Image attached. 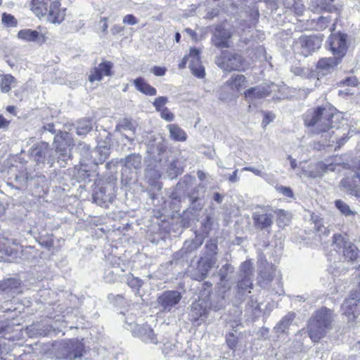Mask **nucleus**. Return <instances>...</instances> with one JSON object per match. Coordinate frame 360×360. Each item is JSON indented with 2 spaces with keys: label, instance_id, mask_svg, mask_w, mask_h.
Returning <instances> with one entry per match:
<instances>
[{
  "label": "nucleus",
  "instance_id": "obj_1",
  "mask_svg": "<svg viewBox=\"0 0 360 360\" xmlns=\"http://www.w3.org/2000/svg\"><path fill=\"white\" fill-rule=\"evenodd\" d=\"M335 111L336 110L329 104L310 109L304 115V124L311 128V131L314 134L328 132V142L333 143L335 140L332 139L329 130L335 127L333 119H338L340 117Z\"/></svg>",
  "mask_w": 360,
  "mask_h": 360
},
{
  "label": "nucleus",
  "instance_id": "obj_2",
  "mask_svg": "<svg viewBox=\"0 0 360 360\" xmlns=\"http://www.w3.org/2000/svg\"><path fill=\"white\" fill-rule=\"evenodd\" d=\"M334 317L333 311L326 307H321L313 314L307 327L308 334L313 342H319L330 331Z\"/></svg>",
  "mask_w": 360,
  "mask_h": 360
},
{
  "label": "nucleus",
  "instance_id": "obj_3",
  "mask_svg": "<svg viewBox=\"0 0 360 360\" xmlns=\"http://www.w3.org/2000/svg\"><path fill=\"white\" fill-rule=\"evenodd\" d=\"M57 139L58 137L55 138L56 150L51 148L48 143L41 142L31 148L30 151V157L37 162L44 163L47 162L48 164L52 166L56 160V155L58 153H60L61 155H64L66 153L65 147L58 145Z\"/></svg>",
  "mask_w": 360,
  "mask_h": 360
},
{
  "label": "nucleus",
  "instance_id": "obj_4",
  "mask_svg": "<svg viewBox=\"0 0 360 360\" xmlns=\"http://www.w3.org/2000/svg\"><path fill=\"white\" fill-rule=\"evenodd\" d=\"M323 36H302L295 43L294 49L307 57L317 51L321 46Z\"/></svg>",
  "mask_w": 360,
  "mask_h": 360
},
{
  "label": "nucleus",
  "instance_id": "obj_5",
  "mask_svg": "<svg viewBox=\"0 0 360 360\" xmlns=\"http://www.w3.org/2000/svg\"><path fill=\"white\" fill-rule=\"evenodd\" d=\"M333 239V245L340 250L342 249V255L345 260L353 262L359 257L360 251L356 245L349 240L347 236L335 234Z\"/></svg>",
  "mask_w": 360,
  "mask_h": 360
},
{
  "label": "nucleus",
  "instance_id": "obj_6",
  "mask_svg": "<svg viewBox=\"0 0 360 360\" xmlns=\"http://www.w3.org/2000/svg\"><path fill=\"white\" fill-rule=\"evenodd\" d=\"M254 226L259 230L269 229L274 222L273 209L269 206L257 207L252 214Z\"/></svg>",
  "mask_w": 360,
  "mask_h": 360
},
{
  "label": "nucleus",
  "instance_id": "obj_7",
  "mask_svg": "<svg viewBox=\"0 0 360 360\" xmlns=\"http://www.w3.org/2000/svg\"><path fill=\"white\" fill-rule=\"evenodd\" d=\"M215 63L221 69L230 72L239 70L243 66V59L238 53L224 51L221 56L216 58Z\"/></svg>",
  "mask_w": 360,
  "mask_h": 360
},
{
  "label": "nucleus",
  "instance_id": "obj_8",
  "mask_svg": "<svg viewBox=\"0 0 360 360\" xmlns=\"http://www.w3.org/2000/svg\"><path fill=\"white\" fill-rule=\"evenodd\" d=\"M181 297V294L177 290H166L158 297V307L161 311L170 312L179 304Z\"/></svg>",
  "mask_w": 360,
  "mask_h": 360
},
{
  "label": "nucleus",
  "instance_id": "obj_9",
  "mask_svg": "<svg viewBox=\"0 0 360 360\" xmlns=\"http://www.w3.org/2000/svg\"><path fill=\"white\" fill-rule=\"evenodd\" d=\"M328 42L333 55L342 60L348 49V36L341 32L332 34L328 37Z\"/></svg>",
  "mask_w": 360,
  "mask_h": 360
},
{
  "label": "nucleus",
  "instance_id": "obj_10",
  "mask_svg": "<svg viewBox=\"0 0 360 360\" xmlns=\"http://www.w3.org/2000/svg\"><path fill=\"white\" fill-rule=\"evenodd\" d=\"M252 264L249 261L243 262L240 267V279L237 284V288L240 292L244 293L247 291L250 292L252 288Z\"/></svg>",
  "mask_w": 360,
  "mask_h": 360
},
{
  "label": "nucleus",
  "instance_id": "obj_11",
  "mask_svg": "<svg viewBox=\"0 0 360 360\" xmlns=\"http://www.w3.org/2000/svg\"><path fill=\"white\" fill-rule=\"evenodd\" d=\"M342 311L348 318V321H353L360 314V297L355 292L346 299L342 305Z\"/></svg>",
  "mask_w": 360,
  "mask_h": 360
},
{
  "label": "nucleus",
  "instance_id": "obj_12",
  "mask_svg": "<svg viewBox=\"0 0 360 360\" xmlns=\"http://www.w3.org/2000/svg\"><path fill=\"white\" fill-rule=\"evenodd\" d=\"M335 165L333 164L326 165L322 162L309 165L307 168L302 169V176L309 178L322 177L327 171L333 172Z\"/></svg>",
  "mask_w": 360,
  "mask_h": 360
},
{
  "label": "nucleus",
  "instance_id": "obj_13",
  "mask_svg": "<svg viewBox=\"0 0 360 360\" xmlns=\"http://www.w3.org/2000/svg\"><path fill=\"white\" fill-rule=\"evenodd\" d=\"M232 32L224 26L217 25L212 37V42L217 48H229L230 46L229 39Z\"/></svg>",
  "mask_w": 360,
  "mask_h": 360
},
{
  "label": "nucleus",
  "instance_id": "obj_14",
  "mask_svg": "<svg viewBox=\"0 0 360 360\" xmlns=\"http://www.w3.org/2000/svg\"><path fill=\"white\" fill-rule=\"evenodd\" d=\"M271 92V86L262 84L247 89L244 92V95L248 103H254L257 100L268 96Z\"/></svg>",
  "mask_w": 360,
  "mask_h": 360
},
{
  "label": "nucleus",
  "instance_id": "obj_15",
  "mask_svg": "<svg viewBox=\"0 0 360 360\" xmlns=\"http://www.w3.org/2000/svg\"><path fill=\"white\" fill-rule=\"evenodd\" d=\"M276 273V268L272 264L264 262L259 267L258 283L262 287L266 288L272 281Z\"/></svg>",
  "mask_w": 360,
  "mask_h": 360
},
{
  "label": "nucleus",
  "instance_id": "obj_16",
  "mask_svg": "<svg viewBox=\"0 0 360 360\" xmlns=\"http://www.w3.org/2000/svg\"><path fill=\"white\" fill-rule=\"evenodd\" d=\"M188 58H191L189 68L195 76L203 78L205 72L204 68L200 64V51L195 48L190 49Z\"/></svg>",
  "mask_w": 360,
  "mask_h": 360
},
{
  "label": "nucleus",
  "instance_id": "obj_17",
  "mask_svg": "<svg viewBox=\"0 0 360 360\" xmlns=\"http://www.w3.org/2000/svg\"><path fill=\"white\" fill-rule=\"evenodd\" d=\"M112 63L105 61L95 67L90 72L89 80L91 82L101 81L103 76H110Z\"/></svg>",
  "mask_w": 360,
  "mask_h": 360
},
{
  "label": "nucleus",
  "instance_id": "obj_18",
  "mask_svg": "<svg viewBox=\"0 0 360 360\" xmlns=\"http://www.w3.org/2000/svg\"><path fill=\"white\" fill-rule=\"evenodd\" d=\"M340 57L332 56L320 59L316 65L319 74L326 75L331 72L334 68L341 62Z\"/></svg>",
  "mask_w": 360,
  "mask_h": 360
},
{
  "label": "nucleus",
  "instance_id": "obj_19",
  "mask_svg": "<svg viewBox=\"0 0 360 360\" xmlns=\"http://www.w3.org/2000/svg\"><path fill=\"white\" fill-rule=\"evenodd\" d=\"M20 283L18 279L8 278L0 281V293L5 294L8 297H12L18 292Z\"/></svg>",
  "mask_w": 360,
  "mask_h": 360
},
{
  "label": "nucleus",
  "instance_id": "obj_20",
  "mask_svg": "<svg viewBox=\"0 0 360 360\" xmlns=\"http://www.w3.org/2000/svg\"><path fill=\"white\" fill-rule=\"evenodd\" d=\"M214 262L211 259L209 260H200L198 263L196 269L193 272H191V276L192 278L196 281H202L207 276L210 270L214 265Z\"/></svg>",
  "mask_w": 360,
  "mask_h": 360
},
{
  "label": "nucleus",
  "instance_id": "obj_21",
  "mask_svg": "<svg viewBox=\"0 0 360 360\" xmlns=\"http://www.w3.org/2000/svg\"><path fill=\"white\" fill-rule=\"evenodd\" d=\"M60 4L58 1H54L51 3L49 9L46 13L47 14V20L51 23L53 24H60L63 22L65 18L64 11L60 10Z\"/></svg>",
  "mask_w": 360,
  "mask_h": 360
},
{
  "label": "nucleus",
  "instance_id": "obj_22",
  "mask_svg": "<svg viewBox=\"0 0 360 360\" xmlns=\"http://www.w3.org/2000/svg\"><path fill=\"white\" fill-rule=\"evenodd\" d=\"M134 333L146 343L157 344L158 342L153 329L148 325L136 326L134 329Z\"/></svg>",
  "mask_w": 360,
  "mask_h": 360
},
{
  "label": "nucleus",
  "instance_id": "obj_23",
  "mask_svg": "<svg viewBox=\"0 0 360 360\" xmlns=\"http://www.w3.org/2000/svg\"><path fill=\"white\" fill-rule=\"evenodd\" d=\"M4 334V337H0V354L6 351L5 340H15L19 338L18 333L14 330V325H6L0 328V335Z\"/></svg>",
  "mask_w": 360,
  "mask_h": 360
},
{
  "label": "nucleus",
  "instance_id": "obj_24",
  "mask_svg": "<svg viewBox=\"0 0 360 360\" xmlns=\"http://www.w3.org/2000/svg\"><path fill=\"white\" fill-rule=\"evenodd\" d=\"M134 84L138 91L146 95L155 96L157 93L156 89L148 84L144 79L141 77L134 79Z\"/></svg>",
  "mask_w": 360,
  "mask_h": 360
},
{
  "label": "nucleus",
  "instance_id": "obj_25",
  "mask_svg": "<svg viewBox=\"0 0 360 360\" xmlns=\"http://www.w3.org/2000/svg\"><path fill=\"white\" fill-rule=\"evenodd\" d=\"M169 137L175 141H185L187 139L186 132L177 124H170L167 126Z\"/></svg>",
  "mask_w": 360,
  "mask_h": 360
},
{
  "label": "nucleus",
  "instance_id": "obj_26",
  "mask_svg": "<svg viewBox=\"0 0 360 360\" xmlns=\"http://www.w3.org/2000/svg\"><path fill=\"white\" fill-rule=\"evenodd\" d=\"M340 185L345 192L356 197H360V188L349 178H345L341 180Z\"/></svg>",
  "mask_w": 360,
  "mask_h": 360
},
{
  "label": "nucleus",
  "instance_id": "obj_27",
  "mask_svg": "<svg viewBox=\"0 0 360 360\" xmlns=\"http://www.w3.org/2000/svg\"><path fill=\"white\" fill-rule=\"evenodd\" d=\"M43 37L37 30L31 29H23L18 32V37L27 42H34L37 41L39 37Z\"/></svg>",
  "mask_w": 360,
  "mask_h": 360
},
{
  "label": "nucleus",
  "instance_id": "obj_28",
  "mask_svg": "<svg viewBox=\"0 0 360 360\" xmlns=\"http://www.w3.org/2000/svg\"><path fill=\"white\" fill-rule=\"evenodd\" d=\"M51 0H32V10L37 15H44L48 11V4Z\"/></svg>",
  "mask_w": 360,
  "mask_h": 360
},
{
  "label": "nucleus",
  "instance_id": "obj_29",
  "mask_svg": "<svg viewBox=\"0 0 360 360\" xmlns=\"http://www.w3.org/2000/svg\"><path fill=\"white\" fill-rule=\"evenodd\" d=\"M71 348L72 350L70 351L68 358L70 360L81 358L82 356V352L84 350L83 345L77 339L70 340Z\"/></svg>",
  "mask_w": 360,
  "mask_h": 360
},
{
  "label": "nucleus",
  "instance_id": "obj_30",
  "mask_svg": "<svg viewBox=\"0 0 360 360\" xmlns=\"http://www.w3.org/2000/svg\"><path fill=\"white\" fill-rule=\"evenodd\" d=\"M295 314L293 313H288L285 315L281 321L275 327L277 333H285L288 330L289 326L291 325L294 320Z\"/></svg>",
  "mask_w": 360,
  "mask_h": 360
},
{
  "label": "nucleus",
  "instance_id": "obj_31",
  "mask_svg": "<svg viewBox=\"0 0 360 360\" xmlns=\"http://www.w3.org/2000/svg\"><path fill=\"white\" fill-rule=\"evenodd\" d=\"M124 166L129 169H138L141 167V157L137 154H131L124 159Z\"/></svg>",
  "mask_w": 360,
  "mask_h": 360
},
{
  "label": "nucleus",
  "instance_id": "obj_32",
  "mask_svg": "<svg viewBox=\"0 0 360 360\" xmlns=\"http://www.w3.org/2000/svg\"><path fill=\"white\" fill-rule=\"evenodd\" d=\"M245 82V77L244 75H233L226 82V84L230 86L231 89L240 91Z\"/></svg>",
  "mask_w": 360,
  "mask_h": 360
},
{
  "label": "nucleus",
  "instance_id": "obj_33",
  "mask_svg": "<svg viewBox=\"0 0 360 360\" xmlns=\"http://www.w3.org/2000/svg\"><path fill=\"white\" fill-rule=\"evenodd\" d=\"M330 21L331 19L330 16H321L317 19H312L311 21V25L313 29L317 31H322L329 26Z\"/></svg>",
  "mask_w": 360,
  "mask_h": 360
},
{
  "label": "nucleus",
  "instance_id": "obj_34",
  "mask_svg": "<svg viewBox=\"0 0 360 360\" xmlns=\"http://www.w3.org/2000/svg\"><path fill=\"white\" fill-rule=\"evenodd\" d=\"M93 128L91 121L89 119H82L78 121L77 134L79 136L87 134Z\"/></svg>",
  "mask_w": 360,
  "mask_h": 360
},
{
  "label": "nucleus",
  "instance_id": "obj_35",
  "mask_svg": "<svg viewBox=\"0 0 360 360\" xmlns=\"http://www.w3.org/2000/svg\"><path fill=\"white\" fill-rule=\"evenodd\" d=\"M15 82V79L11 75H6L0 83V89L3 93H8L11 89V84Z\"/></svg>",
  "mask_w": 360,
  "mask_h": 360
},
{
  "label": "nucleus",
  "instance_id": "obj_36",
  "mask_svg": "<svg viewBox=\"0 0 360 360\" xmlns=\"http://www.w3.org/2000/svg\"><path fill=\"white\" fill-rule=\"evenodd\" d=\"M277 216V223L279 226H285L290 220L288 213L283 210H273V214Z\"/></svg>",
  "mask_w": 360,
  "mask_h": 360
},
{
  "label": "nucleus",
  "instance_id": "obj_37",
  "mask_svg": "<svg viewBox=\"0 0 360 360\" xmlns=\"http://www.w3.org/2000/svg\"><path fill=\"white\" fill-rule=\"evenodd\" d=\"M93 198L94 201L101 206H103L104 204H105V202L108 200V198L105 195V188L101 187L99 190L94 193Z\"/></svg>",
  "mask_w": 360,
  "mask_h": 360
},
{
  "label": "nucleus",
  "instance_id": "obj_38",
  "mask_svg": "<svg viewBox=\"0 0 360 360\" xmlns=\"http://www.w3.org/2000/svg\"><path fill=\"white\" fill-rule=\"evenodd\" d=\"M335 206L341 212L342 214L345 215L346 217L354 215L355 214L354 212L351 210L350 207L347 204L341 200H335Z\"/></svg>",
  "mask_w": 360,
  "mask_h": 360
},
{
  "label": "nucleus",
  "instance_id": "obj_39",
  "mask_svg": "<svg viewBox=\"0 0 360 360\" xmlns=\"http://www.w3.org/2000/svg\"><path fill=\"white\" fill-rule=\"evenodd\" d=\"M117 127L124 131H134L136 128L134 122L129 118H124L120 120Z\"/></svg>",
  "mask_w": 360,
  "mask_h": 360
},
{
  "label": "nucleus",
  "instance_id": "obj_40",
  "mask_svg": "<svg viewBox=\"0 0 360 360\" xmlns=\"http://www.w3.org/2000/svg\"><path fill=\"white\" fill-rule=\"evenodd\" d=\"M104 280L106 283H114L119 281L120 276L113 269H108L104 273Z\"/></svg>",
  "mask_w": 360,
  "mask_h": 360
},
{
  "label": "nucleus",
  "instance_id": "obj_41",
  "mask_svg": "<svg viewBox=\"0 0 360 360\" xmlns=\"http://www.w3.org/2000/svg\"><path fill=\"white\" fill-rule=\"evenodd\" d=\"M233 266H232L230 264H226L225 265L222 266L219 271V276L220 277V281L221 282L226 281L229 274L233 273Z\"/></svg>",
  "mask_w": 360,
  "mask_h": 360
},
{
  "label": "nucleus",
  "instance_id": "obj_42",
  "mask_svg": "<svg viewBox=\"0 0 360 360\" xmlns=\"http://www.w3.org/2000/svg\"><path fill=\"white\" fill-rule=\"evenodd\" d=\"M127 284L131 288L139 290L143 285V281L141 279L131 275L127 278Z\"/></svg>",
  "mask_w": 360,
  "mask_h": 360
},
{
  "label": "nucleus",
  "instance_id": "obj_43",
  "mask_svg": "<svg viewBox=\"0 0 360 360\" xmlns=\"http://www.w3.org/2000/svg\"><path fill=\"white\" fill-rule=\"evenodd\" d=\"M1 21L8 27H15L17 25V20L14 16L6 13L2 15Z\"/></svg>",
  "mask_w": 360,
  "mask_h": 360
},
{
  "label": "nucleus",
  "instance_id": "obj_44",
  "mask_svg": "<svg viewBox=\"0 0 360 360\" xmlns=\"http://www.w3.org/2000/svg\"><path fill=\"white\" fill-rule=\"evenodd\" d=\"M205 248H206L207 253L208 255H216L217 252V250H218L217 241L215 240H212V239L209 240L205 245Z\"/></svg>",
  "mask_w": 360,
  "mask_h": 360
},
{
  "label": "nucleus",
  "instance_id": "obj_45",
  "mask_svg": "<svg viewBox=\"0 0 360 360\" xmlns=\"http://www.w3.org/2000/svg\"><path fill=\"white\" fill-rule=\"evenodd\" d=\"M314 229L321 238L322 235L327 236L330 233L329 229L324 226L321 221L315 222Z\"/></svg>",
  "mask_w": 360,
  "mask_h": 360
},
{
  "label": "nucleus",
  "instance_id": "obj_46",
  "mask_svg": "<svg viewBox=\"0 0 360 360\" xmlns=\"http://www.w3.org/2000/svg\"><path fill=\"white\" fill-rule=\"evenodd\" d=\"M167 102V98L165 96H160L157 98L153 102V105L156 110L160 111L163 108L164 105Z\"/></svg>",
  "mask_w": 360,
  "mask_h": 360
},
{
  "label": "nucleus",
  "instance_id": "obj_47",
  "mask_svg": "<svg viewBox=\"0 0 360 360\" xmlns=\"http://www.w3.org/2000/svg\"><path fill=\"white\" fill-rule=\"evenodd\" d=\"M276 191L279 193L283 195L284 196L288 197V198H293V192L292 189L290 187H286L283 186H279L276 187Z\"/></svg>",
  "mask_w": 360,
  "mask_h": 360
},
{
  "label": "nucleus",
  "instance_id": "obj_48",
  "mask_svg": "<svg viewBox=\"0 0 360 360\" xmlns=\"http://www.w3.org/2000/svg\"><path fill=\"white\" fill-rule=\"evenodd\" d=\"M160 112L161 117L167 122H171L174 118V114L167 108H163Z\"/></svg>",
  "mask_w": 360,
  "mask_h": 360
},
{
  "label": "nucleus",
  "instance_id": "obj_49",
  "mask_svg": "<svg viewBox=\"0 0 360 360\" xmlns=\"http://www.w3.org/2000/svg\"><path fill=\"white\" fill-rule=\"evenodd\" d=\"M95 153L101 154V159H106L109 155V148L107 146H99L95 150Z\"/></svg>",
  "mask_w": 360,
  "mask_h": 360
},
{
  "label": "nucleus",
  "instance_id": "obj_50",
  "mask_svg": "<svg viewBox=\"0 0 360 360\" xmlns=\"http://www.w3.org/2000/svg\"><path fill=\"white\" fill-rule=\"evenodd\" d=\"M226 342L231 349H233L238 342L237 338L233 333H229L226 337Z\"/></svg>",
  "mask_w": 360,
  "mask_h": 360
},
{
  "label": "nucleus",
  "instance_id": "obj_51",
  "mask_svg": "<svg viewBox=\"0 0 360 360\" xmlns=\"http://www.w3.org/2000/svg\"><path fill=\"white\" fill-rule=\"evenodd\" d=\"M274 115L271 112H264V118L262 122V125L265 127H266L274 119Z\"/></svg>",
  "mask_w": 360,
  "mask_h": 360
},
{
  "label": "nucleus",
  "instance_id": "obj_52",
  "mask_svg": "<svg viewBox=\"0 0 360 360\" xmlns=\"http://www.w3.org/2000/svg\"><path fill=\"white\" fill-rule=\"evenodd\" d=\"M122 22L124 24H128V25H136L138 22V21H137L136 18H135V16H134L131 14H129V15H125L124 17V18H123Z\"/></svg>",
  "mask_w": 360,
  "mask_h": 360
},
{
  "label": "nucleus",
  "instance_id": "obj_53",
  "mask_svg": "<svg viewBox=\"0 0 360 360\" xmlns=\"http://www.w3.org/2000/svg\"><path fill=\"white\" fill-rule=\"evenodd\" d=\"M341 84L343 85L353 86H355L358 84V81L354 77H349L341 81Z\"/></svg>",
  "mask_w": 360,
  "mask_h": 360
},
{
  "label": "nucleus",
  "instance_id": "obj_54",
  "mask_svg": "<svg viewBox=\"0 0 360 360\" xmlns=\"http://www.w3.org/2000/svg\"><path fill=\"white\" fill-rule=\"evenodd\" d=\"M151 72L156 76H163L166 72V69L165 68L155 66Z\"/></svg>",
  "mask_w": 360,
  "mask_h": 360
},
{
  "label": "nucleus",
  "instance_id": "obj_55",
  "mask_svg": "<svg viewBox=\"0 0 360 360\" xmlns=\"http://www.w3.org/2000/svg\"><path fill=\"white\" fill-rule=\"evenodd\" d=\"M243 170L251 172L254 173L255 174L259 176H262L264 175V173L261 169H257L253 167H244Z\"/></svg>",
  "mask_w": 360,
  "mask_h": 360
},
{
  "label": "nucleus",
  "instance_id": "obj_56",
  "mask_svg": "<svg viewBox=\"0 0 360 360\" xmlns=\"http://www.w3.org/2000/svg\"><path fill=\"white\" fill-rule=\"evenodd\" d=\"M166 146L165 144L163 143V141L158 142L156 144V149L158 151V155H160L161 153L165 150Z\"/></svg>",
  "mask_w": 360,
  "mask_h": 360
},
{
  "label": "nucleus",
  "instance_id": "obj_57",
  "mask_svg": "<svg viewBox=\"0 0 360 360\" xmlns=\"http://www.w3.org/2000/svg\"><path fill=\"white\" fill-rule=\"evenodd\" d=\"M229 180L231 183L237 182L239 180V177L238 176V169H236L233 174L229 176Z\"/></svg>",
  "mask_w": 360,
  "mask_h": 360
},
{
  "label": "nucleus",
  "instance_id": "obj_58",
  "mask_svg": "<svg viewBox=\"0 0 360 360\" xmlns=\"http://www.w3.org/2000/svg\"><path fill=\"white\" fill-rule=\"evenodd\" d=\"M9 123V121L6 120L2 115H0V129L6 128Z\"/></svg>",
  "mask_w": 360,
  "mask_h": 360
},
{
  "label": "nucleus",
  "instance_id": "obj_59",
  "mask_svg": "<svg viewBox=\"0 0 360 360\" xmlns=\"http://www.w3.org/2000/svg\"><path fill=\"white\" fill-rule=\"evenodd\" d=\"M212 198L217 203H221L224 199V196L217 192L214 193Z\"/></svg>",
  "mask_w": 360,
  "mask_h": 360
},
{
  "label": "nucleus",
  "instance_id": "obj_60",
  "mask_svg": "<svg viewBox=\"0 0 360 360\" xmlns=\"http://www.w3.org/2000/svg\"><path fill=\"white\" fill-rule=\"evenodd\" d=\"M43 129L44 131H49L51 132L52 134H54L56 132L54 129V124L52 123H49L43 127Z\"/></svg>",
  "mask_w": 360,
  "mask_h": 360
},
{
  "label": "nucleus",
  "instance_id": "obj_61",
  "mask_svg": "<svg viewBox=\"0 0 360 360\" xmlns=\"http://www.w3.org/2000/svg\"><path fill=\"white\" fill-rule=\"evenodd\" d=\"M197 176L200 180L202 181L206 179L207 174L205 173L203 171L198 170L197 172Z\"/></svg>",
  "mask_w": 360,
  "mask_h": 360
},
{
  "label": "nucleus",
  "instance_id": "obj_62",
  "mask_svg": "<svg viewBox=\"0 0 360 360\" xmlns=\"http://www.w3.org/2000/svg\"><path fill=\"white\" fill-rule=\"evenodd\" d=\"M187 60H189V62L191 61V58H188V56H185L184 58H183V60L181 61V63L179 64V68H184L185 67V65L187 62Z\"/></svg>",
  "mask_w": 360,
  "mask_h": 360
},
{
  "label": "nucleus",
  "instance_id": "obj_63",
  "mask_svg": "<svg viewBox=\"0 0 360 360\" xmlns=\"http://www.w3.org/2000/svg\"><path fill=\"white\" fill-rule=\"evenodd\" d=\"M185 32L189 34L190 36H191L192 37H195L196 35L195 31H193V30H191V28H186L185 29Z\"/></svg>",
  "mask_w": 360,
  "mask_h": 360
},
{
  "label": "nucleus",
  "instance_id": "obj_64",
  "mask_svg": "<svg viewBox=\"0 0 360 360\" xmlns=\"http://www.w3.org/2000/svg\"><path fill=\"white\" fill-rule=\"evenodd\" d=\"M354 177L357 178L359 181H360V163L359 167L356 168L354 174Z\"/></svg>",
  "mask_w": 360,
  "mask_h": 360
}]
</instances>
